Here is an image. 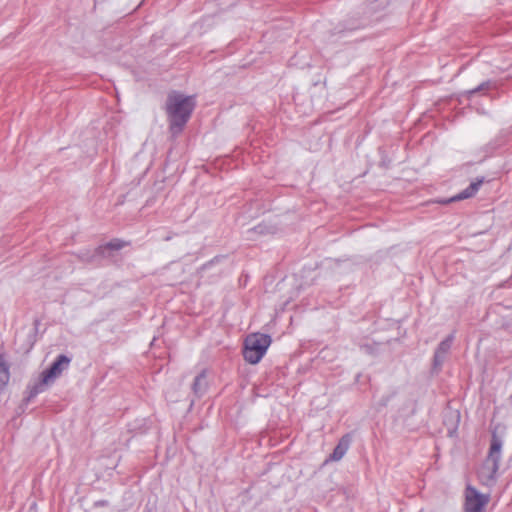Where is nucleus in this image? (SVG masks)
I'll use <instances>...</instances> for the list:
<instances>
[{
	"label": "nucleus",
	"instance_id": "nucleus-1",
	"mask_svg": "<svg viewBox=\"0 0 512 512\" xmlns=\"http://www.w3.org/2000/svg\"><path fill=\"white\" fill-rule=\"evenodd\" d=\"M195 106L194 96H185L177 91H172L168 94L165 110L168 117L169 130L173 136H177L183 131Z\"/></svg>",
	"mask_w": 512,
	"mask_h": 512
},
{
	"label": "nucleus",
	"instance_id": "nucleus-2",
	"mask_svg": "<svg viewBox=\"0 0 512 512\" xmlns=\"http://www.w3.org/2000/svg\"><path fill=\"white\" fill-rule=\"evenodd\" d=\"M70 362V357L64 354L58 355L55 361L51 364V366L42 372L41 380L30 388L27 401H30L39 393H42L45 390L46 385L52 383L57 377H59L62 374L64 370H66L69 367Z\"/></svg>",
	"mask_w": 512,
	"mask_h": 512
},
{
	"label": "nucleus",
	"instance_id": "nucleus-3",
	"mask_svg": "<svg viewBox=\"0 0 512 512\" xmlns=\"http://www.w3.org/2000/svg\"><path fill=\"white\" fill-rule=\"evenodd\" d=\"M271 341L268 334L254 333L248 335L244 342V359L250 364H257L265 355Z\"/></svg>",
	"mask_w": 512,
	"mask_h": 512
},
{
	"label": "nucleus",
	"instance_id": "nucleus-4",
	"mask_svg": "<svg viewBox=\"0 0 512 512\" xmlns=\"http://www.w3.org/2000/svg\"><path fill=\"white\" fill-rule=\"evenodd\" d=\"M502 446L503 440L495 431H493L489 451L483 467V473L487 472L486 477L488 480L494 481L496 478L502 456Z\"/></svg>",
	"mask_w": 512,
	"mask_h": 512
},
{
	"label": "nucleus",
	"instance_id": "nucleus-5",
	"mask_svg": "<svg viewBox=\"0 0 512 512\" xmlns=\"http://www.w3.org/2000/svg\"><path fill=\"white\" fill-rule=\"evenodd\" d=\"M489 501L490 496L488 494H482L472 486L466 488L465 512H483Z\"/></svg>",
	"mask_w": 512,
	"mask_h": 512
},
{
	"label": "nucleus",
	"instance_id": "nucleus-6",
	"mask_svg": "<svg viewBox=\"0 0 512 512\" xmlns=\"http://www.w3.org/2000/svg\"><path fill=\"white\" fill-rule=\"evenodd\" d=\"M370 24L369 17L364 16L363 13L357 11L353 12L346 19H344L339 25L335 28L336 33L342 34L345 32H354L356 30L362 29Z\"/></svg>",
	"mask_w": 512,
	"mask_h": 512
},
{
	"label": "nucleus",
	"instance_id": "nucleus-7",
	"mask_svg": "<svg viewBox=\"0 0 512 512\" xmlns=\"http://www.w3.org/2000/svg\"><path fill=\"white\" fill-rule=\"evenodd\" d=\"M483 182H484V177L477 178L475 181H473L463 191H461L457 195H455V196H453V197H451L449 199L443 200L441 202L444 203V204H448V203H451V202L468 199V198L474 196L477 193V191L479 190V188L483 184Z\"/></svg>",
	"mask_w": 512,
	"mask_h": 512
},
{
	"label": "nucleus",
	"instance_id": "nucleus-8",
	"mask_svg": "<svg viewBox=\"0 0 512 512\" xmlns=\"http://www.w3.org/2000/svg\"><path fill=\"white\" fill-rule=\"evenodd\" d=\"M453 340H454V335L450 334L443 341H441L439 343V345L434 353V366L435 367H440L443 364L445 357L452 346Z\"/></svg>",
	"mask_w": 512,
	"mask_h": 512
},
{
	"label": "nucleus",
	"instance_id": "nucleus-9",
	"mask_svg": "<svg viewBox=\"0 0 512 512\" xmlns=\"http://www.w3.org/2000/svg\"><path fill=\"white\" fill-rule=\"evenodd\" d=\"M125 246V242L120 239H113L110 242L100 245L95 249V256L108 258L111 257V251H118Z\"/></svg>",
	"mask_w": 512,
	"mask_h": 512
},
{
	"label": "nucleus",
	"instance_id": "nucleus-10",
	"mask_svg": "<svg viewBox=\"0 0 512 512\" xmlns=\"http://www.w3.org/2000/svg\"><path fill=\"white\" fill-rule=\"evenodd\" d=\"M351 444V437L349 434L344 435L334 448L332 454L330 455L329 459L332 461H339L343 458V456L346 454V452L349 449V446Z\"/></svg>",
	"mask_w": 512,
	"mask_h": 512
},
{
	"label": "nucleus",
	"instance_id": "nucleus-11",
	"mask_svg": "<svg viewBox=\"0 0 512 512\" xmlns=\"http://www.w3.org/2000/svg\"><path fill=\"white\" fill-rule=\"evenodd\" d=\"M208 383H207V375L206 371L202 370L194 379V382L192 384V390L193 393L197 397H201L207 390Z\"/></svg>",
	"mask_w": 512,
	"mask_h": 512
},
{
	"label": "nucleus",
	"instance_id": "nucleus-12",
	"mask_svg": "<svg viewBox=\"0 0 512 512\" xmlns=\"http://www.w3.org/2000/svg\"><path fill=\"white\" fill-rule=\"evenodd\" d=\"M495 87H496V83L491 81V80H488V81H485V82L481 83L476 88L466 91L465 95L467 96V98H470L473 95H475L476 93L488 91V90L493 89Z\"/></svg>",
	"mask_w": 512,
	"mask_h": 512
},
{
	"label": "nucleus",
	"instance_id": "nucleus-13",
	"mask_svg": "<svg viewBox=\"0 0 512 512\" xmlns=\"http://www.w3.org/2000/svg\"><path fill=\"white\" fill-rule=\"evenodd\" d=\"M395 393H388L386 395H383L381 399L378 402V407H385L389 403V401L394 397Z\"/></svg>",
	"mask_w": 512,
	"mask_h": 512
},
{
	"label": "nucleus",
	"instance_id": "nucleus-14",
	"mask_svg": "<svg viewBox=\"0 0 512 512\" xmlns=\"http://www.w3.org/2000/svg\"><path fill=\"white\" fill-rule=\"evenodd\" d=\"M251 231L259 233V234H264L267 232V226L263 225V224H259L258 226L254 227Z\"/></svg>",
	"mask_w": 512,
	"mask_h": 512
},
{
	"label": "nucleus",
	"instance_id": "nucleus-15",
	"mask_svg": "<svg viewBox=\"0 0 512 512\" xmlns=\"http://www.w3.org/2000/svg\"><path fill=\"white\" fill-rule=\"evenodd\" d=\"M108 504H109V502L107 500H99V501L94 502V507L107 506Z\"/></svg>",
	"mask_w": 512,
	"mask_h": 512
},
{
	"label": "nucleus",
	"instance_id": "nucleus-16",
	"mask_svg": "<svg viewBox=\"0 0 512 512\" xmlns=\"http://www.w3.org/2000/svg\"><path fill=\"white\" fill-rule=\"evenodd\" d=\"M170 239H171V237H170V236H167V237L165 238V240H166V241H169Z\"/></svg>",
	"mask_w": 512,
	"mask_h": 512
}]
</instances>
